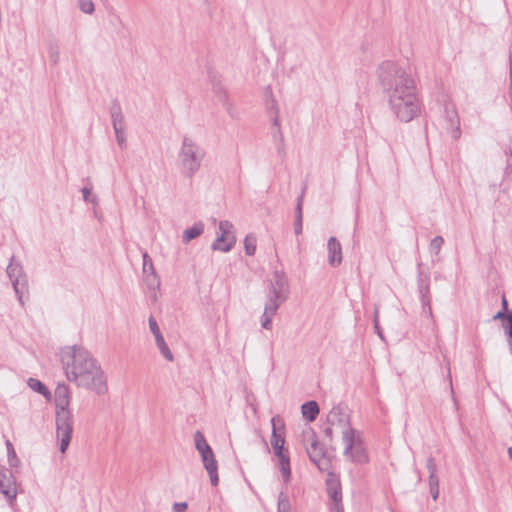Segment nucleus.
Wrapping results in <instances>:
<instances>
[{
    "label": "nucleus",
    "mask_w": 512,
    "mask_h": 512,
    "mask_svg": "<svg viewBox=\"0 0 512 512\" xmlns=\"http://www.w3.org/2000/svg\"><path fill=\"white\" fill-rule=\"evenodd\" d=\"M381 92L395 117L404 123L412 121L421 113V102L417 95L412 75L398 62L385 60L376 69Z\"/></svg>",
    "instance_id": "nucleus-1"
},
{
    "label": "nucleus",
    "mask_w": 512,
    "mask_h": 512,
    "mask_svg": "<svg viewBox=\"0 0 512 512\" xmlns=\"http://www.w3.org/2000/svg\"><path fill=\"white\" fill-rule=\"evenodd\" d=\"M60 361L67 379L77 387L93 391L97 395L108 392L105 372L92 356L82 346H67L61 349Z\"/></svg>",
    "instance_id": "nucleus-2"
},
{
    "label": "nucleus",
    "mask_w": 512,
    "mask_h": 512,
    "mask_svg": "<svg viewBox=\"0 0 512 512\" xmlns=\"http://www.w3.org/2000/svg\"><path fill=\"white\" fill-rule=\"evenodd\" d=\"M326 420L327 424L343 429L344 457L354 463H367L369 460L368 454L360 435L350 424L346 406L342 404L334 406L328 413Z\"/></svg>",
    "instance_id": "nucleus-3"
},
{
    "label": "nucleus",
    "mask_w": 512,
    "mask_h": 512,
    "mask_svg": "<svg viewBox=\"0 0 512 512\" xmlns=\"http://www.w3.org/2000/svg\"><path fill=\"white\" fill-rule=\"evenodd\" d=\"M205 157V148L195 138L183 136L177 154L178 167L182 176L192 179L200 171Z\"/></svg>",
    "instance_id": "nucleus-4"
},
{
    "label": "nucleus",
    "mask_w": 512,
    "mask_h": 512,
    "mask_svg": "<svg viewBox=\"0 0 512 512\" xmlns=\"http://www.w3.org/2000/svg\"><path fill=\"white\" fill-rule=\"evenodd\" d=\"M6 272L12 282L19 303L24 306V297L28 295V280L23 266L16 260L15 256L10 258Z\"/></svg>",
    "instance_id": "nucleus-5"
},
{
    "label": "nucleus",
    "mask_w": 512,
    "mask_h": 512,
    "mask_svg": "<svg viewBox=\"0 0 512 512\" xmlns=\"http://www.w3.org/2000/svg\"><path fill=\"white\" fill-rule=\"evenodd\" d=\"M56 433L60 441L59 450L65 453L71 441L73 432V413L70 409L56 410Z\"/></svg>",
    "instance_id": "nucleus-6"
},
{
    "label": "nucleus",
    "mask_w": 512,
    "mask_h": 512,
    "mask_svg": "<svg viewBox=\"0 0 512 512\" xmlns=\"http://www.w3.org/2000/svg\"><path fill=\"white\" fill-rule=\"evenodd\" d=\"M304 437L305 439L311 440L310 446L306 448L311 462H313L320 471H329L331 468V460L327 455L324 445L320 444L317 440L314 430L310 429L308 432H305Z\"/></svg>",
    "instance_id": "nucleus-7"
},
{
    "label": "nucleus",
    "mask_w": 512,
    "mask_h": 512,
    "mask_svg": "<svg viewBox=\"0 0 512 512\" xmlns=\"http://www.w3.org/2000/svg\"><path fill=\"white\" fill-rule=\"evenodd\" d=\"M289 296V282L284 272L275 271L271 280L268 300L266 303H274L280 307Z\"/></svg>",
    "instance_id": "nucleus-8"
},
{
    "label": "nucleus",
    "mask_w": 512,
    "mask_h": 512,
    "mask_svg": "<svg viewBox=\"0 0 512 512\" xmlns=\"http://www.w3.org/2000/svg\"><path fill=\"white\" fill-rule=\"evenodd\" d=\"M15 475L4 466H0V493L4 495L10 505L16 501L17 495L22 490Z\"/></svg>",
    "instance_id": "nucleus-9"
},
{
    "label": "nucleus",
    "mask_w": 512,
    "mask_h": 512,
    "mask_svg": "<svg viewBox=\"0 0 512 512\" xmlns=\"http://www.w3.org/2000/svg\"><path fill=\"white\" fill-rule=\"evenodd\" d=\"M328 472V477L326 479V489L329 498L331 499L333 503V510L335 512H344L343 506H342V491H341V483L336 474L331 472L330 470Z\"/></svg>",
    "instance_id": "nucleus-10"
},
{
    "label": "nucleus",
    "mask_w": 512,
    "mask_h": 512,
    "mask_svg": "<svg viewBox=\"0 0 512 512\" xmlns=\"http://www.w3.org/2000/svg\"><path fill=\"white\" fill-rule=\"evenodd\" d=\"M272 434H271V446L274 454H280L288 451L285 449V424L280 416H274L271 418Z\"/></svg>",
    "instance_id": "nucleus-11"
},
{
    "label": "nucleus",
    "mask_w": 512,
    "mask_h": 512,
    "mask_svg": "<svg viewBox=\"0 0 512 512\" xmlns=\"http://www.w3.org/2000/svg\"><path fill=\"white\" fill-rule=\"evenodd\" d=\"M270 109L275 111V116L272 119L273 131L272 138L273 142L277 148V152L280 156L285 155V143H284V135L280 128V120H279V111L277 108V103L275 100H272Z\"/></svg>",
    "instance_id": "nucleus-12"
},
{
    "label": "nucleus",
    "mask_w": 512,
    "mask_h": 512,
    "mask_svg": "<svg viewBox=\"0 0 512 512\" xmlns=\"http://www.w3.org/2000/svg\"><path fill=\"white\" fill-rule=\"evenodd\" d=\"M444 119L447 122V129H450V133L453 139L457 140L461 136L460 120L454 105L446 104L444 107Z\"/></svg>",
    "instance_id": "nucleus-13"
},
{
    "label": "nucleus",
    "mask_w": 512,
    "mask_h": 512,
    "mask_svg": "<svg viewBox=\"0 0 512 512\" xmlns=\"http://www.w3.org/2000/svg\"><path fill=\"white\" fill-rule=\"evenodd\" d=\"M418 291L422 303V308L425 310L426 306H429L430 297V276L424 274L420 269L418 271Z\"/></svg>",
    "instance_id": "nucleus-14"
},
{
    "label": "nucleus",
    "mask_w": 512,
    "mask_h": 512,
    "mask_svg": "<svg viewBox=\"0 0 512 512\" xmlns=\"http://www.w3.org/2000/svg\"><path fill=\"white\" fill-rule=\"evenodd\" d=\"M201 460L203 462L204 468L209 474L211 484L213 486H217L219 483V477H218V464L217 460L215 459V455L213 451H211L209 454H201Z\"/></svg>",
    "instance_id": "nucleus-15"
},
{
    "label": "nucleus",
    "mask_w": 512,
    "mask_h": 512,
    "mask_svg": "<svg viewBox=\"0 0 512 512\" xmlns=\"http://www.w3.org/2000/svg\"><path fill=\"white\" fill-rule=\"evenodd\" d=\"M328 263L336 267L342 263V247L336 237H330L327 243Z\"/></svg>",
    "instance_id": "nucleus-16"
},
{
    "label": "nucleus",
    "mask_w": 512,
    "mask_h": 512,
    "mask_svg": "<svg viewBox=\"0 0 512 512\" xmlns=\"http://www.w3.org/2000/svg\"><path fill=\"white\" fill-rule=\"evenodd\" d=\"M70 405V389L65 383L58 384L55 389L56 410H67Z\"/></svg>",
    "instance_id": "nucleus-17"
},
{
    "label": "nucleus",
    "mask_w": 512,
    "mask_h": 512,
    "mask_svg": "<svg viewBox=\"0 0 512 512\" xmlns=\"http://www.w3.org/2000/svg\"><path fill=\"white\" fill-rule=\"evenodd\" d=\"M275 456L278 458V466L282 474V478L285 483H288L291 478V466L288 451L276 454Z\"/></svg>",
    "instance_id": "nucleus-18"
},
{
    "label": "nucleus",
    "mask_w": 512,
    "mask_h": 512,
    "mask_svg": "<svg viewBox=\"0 0 512 512\" xmlns=\"http://www.w3.org/2000/svg\"><path fill=\"white\" fill-rule=\"evenodd\" d=\"M110 115L112 119V125L114 127H125L124 115L122 108L118 100H113L110 106Z\"/></svg>",
    "instance_id": "nucleus-19"
},
{
    "label": "nucleus",
    "mask_w": 512,
    "mask_h": 512,
    "mask_svg": "<svg viewBox=\"0 0 512 512\" xmlns=\"http://www.w3.org/2000/svg\"><path fill=\"white\" fill-rule=\"evenodd\" d=\"M236 243V237L231 236L230 238L223 235H218L215 241L212 243L211 248L222 252H229L234 244Z\"/></svg>",
    "instance_id": "nucleus-20"
},
{
    "label": "nucleus",
    "mask_w": 512,
    "mask_h": 512,
    "mask_svg": "<svg viewBox=\"0 0 512 512\" xmlns=\"http://www.w3.org/2000/svg\"><path fill=\"white\" fill-rule=\"evenodd\" d=\"M319 411V405L314 400L307 401L301 406L302 415L309 422H312L317 418Z\"/></svg>",
    "instance_id": "nucleus-21"
},
{
    "label": "nucleus",
    "mask_w": 512,
    "mask_h": 512,
    "mask_svg": "<svg viewBox=\"0 0 512 512\" xmlns=\"http://www.w3.org/2000/svg\"><path fill=\"white\" fill-rule=\"evenodd\" d=\"M279 307H277L274 303H266L264 312L261 317V326L266 329L270 330L272 327V317L276 314Z\"/></svg>",
    "instance_id": "nucleus-22"
},
{
    "label": "nucleus",
    "mask_w": 512,
    "mask_h": 512,
    "mask_svg": "<svg viewBox=\"0 0 512 512\" xmlns=\"http://www.w3.org/2000/svg\"><path fill=\"white\" fill-rule=\"evenodd\" d=\"M303 198H304V190L302 191L301 195L298 197L297 205H296V208H295L294 231H295L296 235H299L302 232V220H303L302 205H303Z\"/></svg>",
    "instance_id": "nucleus-23"
},
{
    "label": "nucleus",
    "mask_w": 512,
    "mask_h": 512,
    "mask_svg": "<svg viewBox=\"0 0 512 512\" xmlns=\"http://www.w3.org/2000/svg\"><path fill=\"white\" fill-rule=\"evenodd\" d=\"M194 441H195V447L200 455L203 453L210 455L211 451H213L201 431L195 432Z\"/></svg>",
    "instance_id": "nucleus-24"
},
{
    "label": "nucleus",
    "mask_w": 512,
    "mask_h": 512,
    "mask_svg": "<svg viewBox=\"0 0 512 512\" xmlns=\"http://www.w3.org/2000/svg\"><path fill=\"white\" fill-rule=\"evenodd\" d=\"M204 231V224L199 221L194 223V225L188 229H186L183 233V241L189 242L197 237H199Z\"/></svg>",
    "instance_id": "nucleus-25"
},
{
    "label": "nucleus",
    "mask_w": 512,
    "mask_h": 512,
    "mask_svg": "<svg viewBox=\"0 0 512 512\" xmlns=\"http://www.w3.org/2000/svg\"><path fill=\"white\" fill-rule=\"evenodd\" d=\"M155 341H156V345H157L160 353L162 354V356L166 360L172 362L174 360V356H173L171 350L169 349L167 343L165 342L163 335L155 337Z\"/></svg>",
    "instance_id": "nucleus-26"
},
{
    "label": "nucleus",
    "mask_w": 512,
    "mask_h": 512,
    "mask_svg": "<svg viewBox=\"0 0 512 512\" xmlns=\"http://www.w3.org/2000/svg\"><path fill=\"white\" fill-rule=\"evenodd\" d=\"M28 385L32 390L38 392L39 394L43 395L46 398H49L51 396L49 389L40 380L29 378Z\"/></svg>",
    "instance_id": "nucleus-27"
},
{
    "label": "nucleus",
    "mask_w": 512,
    "mask_h": 512,
    "mask_svg": "<svg viewBox=\"0 0 512 512\" xmlns=\"http://www.w3.org/2000/svg\"><path fill=\"white\" fill-rule=\"evenodd\" d=\"M6 448H7V456H8V464L11 468H16L20 465V459L18 458L13 444L10 440H6Z\"/></svg>",
    "instance_id": "nucleus-28"
},
{
    "label": "nucleus",
    "mask_w": 512,
    "mask_h": 512,
    "mask_svg": "<svg viewBox=\"0 0 512 512\" xmlns=\"http://www.w3.org/2000/svg\"><path fill=\"white\" fill-rule=\"evenodd\" d=\"M213 91L217 95L218 99L223 103L226 104L228 100V93L222 83L220 81H213L212 83Z\"/></svg>",
    "instance_id": "nucleus-29"
},
{
    "label": "nucleus",
    "mask_w": 512,
    "mask_h": 512,
    "mask_svg": "<svg viewBox=\"0 0 512 512\" xmlns=\"http://www.w3.org/2000/svg\"><path fill=\"white\" fill-rule=\"evenodd\" d=\"M257 239L253 234H248L244 239L245 253L253 256L256 252Z\"/></svg>",
    "instance_id": "nucleus-30"
},
{
    "label": "nucleus",
    "mask_w": 512,
    "mask_h": 512,
    "mask_svg": "<svg viewBox=\"0 0 512 512\" xmlns=\"http://www.w3.org/2000/svg\"><path fill=\"white\" fill-rule=\"evenodd\" d=\"M278 512H290L291 504L289 497L284 492H280L277 503Z\"/></svg>",
    "instance_id": "nucleus-31"
},
{
    "label": "nucleus",
    "mask_w": 512,
    "mask_h": 512,
    "mask_svg": "<svg viewBox=\"0 0 512 512\" xmlns=\"http://www.w3.org/2000/svg\"><path fill=\"white\" fill-rule=\"evenodd\" d=\"M233 229H234V226L230 221H228V220L220 221V223H219L220 235H223L228 238H230L231 236H235Z\"/></svg>",
    "instance_id": "nucleus-32"
},
{
    "label": "nucleus",
    "mask_w": 512,
    "mask_h": 512,
    "mask_svg": "<svg viewBox=\"0 0 512 512\" xmlns=\"http://www.w3.org/2000/svg\"><path fill=\"white\" fill-rule=\"evenodd\" d=\"M145 282L149 288H158L160 286V280L156 274V271L145 274Z\"/></svg>",
    "instance_id": "nucleus-33"
},
{
    "label": "nucleus",
    "mask_w": 512,
    "mask_h": 512,
    "mask_svg": "<svg viewBox=\"0 0 512 512\" xmlns=\"http://www.w3.org/2000/svg\"><path fill=\"white\" fill-rule=\"evenodd\" d=\"M78 6L85 14H92L95 10V5L92 0H79Z\"/></svg>",
    "instance_id": "nucleus-34"
},
{
    "label": "nucleus",
    "mask_w": 512,
    "mask_h": 512,
    "mask_svg": "<svg viewBox=\"0 0 512 512\" xmlns=\"http://www.w3.org/2000/svg\"><path fill=\"white\" fill-rule=\"evenodd\" d=\"M113 129L115 131L118 145L121 148H124L126 146L125 127H114Z\"/></svg>",
    "instance_id": "nucleus-35"
},
{
    "label": "nucleus",
    "mask_w": 512,
    "mask_h": 512,
    "mask_svg": "<svg viewBox=\"0 0 512 512\" xmlns=\"http://www.w3.org/2000/svg\"><path fill=\"white\" fill-rule=\"evenodd\" d=\"M142 257H143V273L147 274V273H150V271L154 272L155 268L153 265V261L150 258V256L148 255V253L144 252Z\"/></svg>",
    "instance_id": "nucleus-36"
},
{
    "label": "nucleus",
    "mask_w": 512,
    "mask_h": 512,
    "mask_svg": "<svg viewBox=\"0 0 512 512\" xmlns=\"http://www.w3.org/2000/svg\"><path fill=\"white\" fill-rule=\"evenodd\" d=\"M444 239L441 236L434 237L430 242V250L438 254L443 246Z\"/></svg>",
    "instance_id": "nucleus-37"
},
{
    "label": "nucleus",
    "mask_w": 512,
    "mask_h": 512,
    "mask_svg": "<svg viewBox=\"0 0 512 512\" xmlns=\"http://www.w3.org/2000/svg\"><path fill=\"white\" fill-rule=\"evenodd\" d=\"M148 323H149V328H150V331L152 332V334L154 335V337H157V336H161L162 333L160 331V328L158 326V323L156 321V319L153 317V316H150L149 319H148Z\"/></svg>",
    "instance_id": "nucleus-38"
},
{
    "label": "nucleus",
    "mask_w": 512,
    "mask_h": 512,
    "mask_svg": "<svg viewBox=\"0 0 512 512\" xmlns=\"http://www.w3.org/2000/svg\"><path fill=\"white\" fill-rule=\"evenodd\" d=\"M426 468L429 472V475L437 474V464L434 457L430 456L427 458Z\"/></svg>",
    "instance_id": "nucleus-39"
},
{
    "label": "nucleus",
    "mask_w": 512,
    "mask_h": 512,
    "mask_svg": "<svg viewBox=\"0 0 512 512\" xmlns=\"http://www.w3.org/2000/svg\"><path fill=\"white\" fill-rule=\"evenodd\" d=\"M49 56H50V60L54 64L58 63V61H59V50H58L57 46H51L50 47V49H49Z\"/></svg>",
    "instance_id": "nucleus-40"
},
{
    "label": "nucleus",
    "mask_w": 512,
    "mask_h": 512,
    "mask_svg": "<svg viewBox=\"0 0 512 512\" xmlns=\"http://www.w3.org/2000/svg\"><path fill=\"white\" fill-rule=\"evenodd\" d=\"M333 427H334V426H331V425H329V424H328V425L324 428V430H323L324 435L326 436V438H328V440H329L330 442L333 440V437H334V435H333Z\"/></svg>",
    "instance_id": "nucleus-41"
},
{
    "label": "nucleus",
    "mask_w": 512,
    "mask_h": 512,
    "mask_svg": "<svg viewBox=\"0 0 512 512\" xmlns=\"http://www.w3.org/2000/svg\"><path fill=\"white\" fill-rule=\"evenodd\" d=\"M173 509H174V512H185V510L187 509V503H185V502L175 503L173 505Z\"/></svg>",
    "instance_id": "nucleus-42"
},
{
    "label": "nucleus",
    "mask_w": 512,
    "mask_h": 512,
    "mask_svg": "<svg viewBox=\"0 0 512 512\" xmlns=\"http://www.w3.org/2000/svg\"><path fill=\"white\" fill-rule=\"evenodd\" d=\"M373 322H374V328H375V330L377 331V334H378L381 338H383V335H382V333H381V331H380V327H379L378 311H376V312H375V316H374V321H373Z\"/></svg>",
    "instance_id": "nucleus-43"
},
{
    "label": "nucleus",
    "mask_w": 512,
    "mask_h": 512,
    "mask_svg": "<svg viewBox=\"0 0 512 512\" xmlns=\"http://www.w3.org/2000/svg\"><path fill=\"white\" fill-rule=\"evenodd\" d=\"M429 488L433 500H437L439 497V486H429Z\"/></svg>",
    "instance_id": "nucleus-44"
},
{
    "label": "nucleus",
    "mask_w": 512,
    "mask_h": 512,
    "mask_svg": "<svg viewBox=\"0 0 512 512\" xmlns=\"http://www.w3.org/2000/svg\"><path fill=\"white\" fill-rule=\"evenodd\" d=\"M429 486H439V478L437 474L429 475Z\"/></svg>",
    "instance_id": "nucleus-45"
},
{
    "label": "nucleus",
    "mask_w": 512,
    "mask_h": 512,
    "mask_svg": "<svg viewBox=\"0 0 512 512\" xmlns=\"http://www.w3.org/2000/svg\"><path fill=\"white\" fill-rule=\"evenodd\" d=\"M82 193H83V198L85 201H90L89 200V196L91 195L92 193V189L89 188V187H83L82 188Z\"/></svg>",
    "instance_id": "nucleus-46"
},
{
    "label": "nucleus",
    "mask_w": 512,
    "mask_h": 512,
    "mask_svg": "<svg viewBox=\"0 0 512 512\" xmlns=\"http://www.w3.org/2000/svg\"><path fill=\"white\" fill-rule=\"evenodd\" d=\"M506 313H507V311L502 309V310L498 311V312L493 316V319H494V320H497V319H500V320L506 319Z\"/></svg>",
    "instance_id": "nucleus-47"
},
{
    "label": "nucleus",
    "mask_w": 512,
    "mask_h": 512,
    "mask_svg": "<svg viewBox=\"0 0 512 512\" xmlns=\"http://www.w3.org/2000/svg\"><path fill=\"white\" fill-rule=\"evenodd\" d=\"M423 312L427 314L429 317H432L431 299L429 300V306H426V309H423Z\"/></svg>",
    "instance_id": "nucleus-48"
},
{
    "label": "nucleus",
    "mask_w": 512,
    "mask_h": 512,
    "mask_svg": "<svg viewBox=\"0 0 512 512\" xmlns=\"http://www.w3.org/2000/svg\"><path fill=\"white\" fill-rule=\"evenodd\" d=\"M504 330H505V334L507 335L508 339H512V326H505Z\"/></svg>",
    "instance_id": "nucleus-49"
},
{
    "label": "nucleus",
    "mask_w": 512,
    "mask_h": 512,
    "mask_svg": "<svg viewBox=\"0 0 512 512\" xmlns=\"http://www.w3.org/2000/svg\"><path fill=\"white\" fill-rule=\"evenodd\" d=\"M506 320H507L506 326H512V310L506 313Z\"/></svg>",
    "instance_id": "nucleus-50"
},
{
    "label": "nucleus",
    "mask_w": 512,
    "mask_h": 512,
    "mask_svg": "<svg viewBox=\"0 0 512 512\" xmlns=\"http://www.w3.org/2000/svg\"><path fill=\"white\" fill-rule=\"evenodd\" d=\"M502 309L506 310V311L508 309V302H507L505 296L502 297Z\"/></svg>",
    "instance_id": "nucleus-51"
},
{
    "label": "nucleus",
    "mask_w": 512,
    "mask_h": 512,
    "mask_svg": "<svg viewBox=\"0 0 512 512\" xmlns=\"http://www.w3.org/2000/svg\"><path fill=\"white\" fill-rule=\"evenodd\" d=\"M509 63H510V68H512V49L509 52Z\"/></svg>",
    "instance_id": "nucleus-52"
},
{
    "label": "nucleus",
    "mask_w": 512,
    "mask_h": 512,
    "mask_svg": "<svg viewBox=\"0 0 512 512\" xmlns=\"http://www.w3.org/2000/svg\"><path fill=\"white\" fill-rule=\"evenodd\" d=\"M509 458L512 460V446L507 450Z\"/></svg>",
    "instance_id": "nucleus-53"
},
{
    "label": "nucleus",
    "mask_w": 512,
    "mask_h": 512,
    "mask_svg": "<svg viewBox=\"0 0 512 512\" xmlns=\"http://www.w3.org/2000/svg\"><path fill=\"white\" fill-rule=\"evenodd\" d=\"M510 86H512V68H510Z\"/></svg>",
    "instance_id": "nucleus-54"
},
{
    "label": "nucleus",
    "mask_w": 512,
    "mask_h": 512,
    "mask_svg": "<svg viewBox=\"0 0 512 512\" xmlns=\"http://www.w3.org/2000/svg\"><path fill=\"white\" fill-rule=\"evenodd\" d=\"M509 95H510V99H511V102H512V86H510V92H509Z\"/></svg>",
    "instance_id": "nucleus-55"
},
{
    "label": "nucleus",
    "mask_w": 512,
    "mask_h": 512,
    "mask_svg": "<svg viewBox=\"0 0 512 512\" xmlns=\"http://www.w3.org/2000/svg\"><path fill=\"white\" fill-rule=\"evenodd\" d=\"M511 109H512V102H511Z\"/></svg>",
    "instance_id": "nucleus-56"
}]
</instances>
